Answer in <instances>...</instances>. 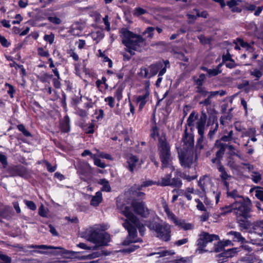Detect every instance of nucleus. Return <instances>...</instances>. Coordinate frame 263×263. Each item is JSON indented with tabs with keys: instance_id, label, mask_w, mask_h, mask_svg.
Returning <instances> with one entry per match:
<instances>
[{
	"instance_id": "35",
	"label": "nucleus",
	"mask_w": 263,
	"mask_h": 263,
	"mask_svg": "<svg viewBox=\"0 0 263 263\" xmlns=\"http://www.w3.org/2000/svg\"><path fill=\"white\" fill-rule=\"evenodd\" d=\"M17 176L27 178L29 176V174L26 168L17 166Z\"/></svg>"
},
{
	"instance_id": "7",
	"label": "nucleus",
	"mask_w": 263,
	"mask_h": 263,
	"mask_svg": "<svg viewBox=\"0 0 263 263\" xmlns=\"http://www.w3.org/2000/svg\"><path fill=\"white\" fill-rule=\"evenodd\" d=\"M227 142L217 139L214 144L213 150L215 151V157L213 158L211 161L213 163H220L227 149H232V145L226 143Z\"/></svg>"
},
{
	"instance_id": "10",
	"label": "nucleus",
	"mask_w": 263,
	"mask_h": 263,
	"mask_svg": "<svg viewBox=\"0 0 263 263\" xmlns=\"http://www.w3.org/2000/svg\"><path fill=\"white\" fill-rule=\"evenodd\" d=\"M131 207L134 212L143 218H147L149 215V210L145 202L134 199L131 202Z\"/></svg>"
},
{
	"instance_id": "8",
	"label": "nucleus",
	"mask_w": 263,
	"mask_h": 263,
	"mask_svg": "<svg viewBox=\"0 0 263 263\" xmlns=\"http://www.w3.org/2000/svg\"><path fill=\"white\" fill-rule=\"evenodd\" d=\"M170 67V62L168 60H162L157 61L148 67V71L149 70V79L156 76L158 73V76L162 77L166 71L167 67Z\"/></svg>"
},
{
	"instance_id": "34",
	"label": "nucleus",
	"mask_w": 263,
	"mask_h": 263,
	"mask_svg": "<svg viewBox=\"0 0 263 263\" xmlns=\"http://www.w3.org/2000/svg\"><path fill=\"white\" fill-rule=\"evenodd\" d=\"M193 79L195 83L197 85L196 87H202L205 79V75L204 73H201L198 78H196L195 77H194Z\"/></svg>"
},
{
	"instance_id": "1",
	"label": "nucleus",
	"mask_w": 263,
	"mask_h": 263,
	"mask_svg": "<svg viewBox=\"0 0 263 263\" xmlns=\"http://www.w3.org/2000/svg\"><path fill=\"white\" fill-rule=\"evenodd\" d=\"M150 137L154 141L158 138L157 148L162 168H167L172 162L171 146L167 140L165 134L160 136L159 129L155 123L151 129Z\"/></svg>"
},
{
	"instance_id": "20",
	"label": "nucleus",
	"mask_w": 263,
	"mask_h": 263,
	"mask_svg": "<svg viewBox=\"0 0 263 263\" xmlns=\"http://www.w3.org/2000/svg\"><path fill=\"white\" fill-rule=\"evenodd\" d=\"M138 161L139 159L136 155H132L127 158L126 163L127 164V166H126V167L131 173L133 174L134 173V169L136 167Z\"/></svg>"
},
{
	"instance_id": "45",
	"label": "nucleus",
	"mask_w": 263,
	"mask_h": 263,
	"mask_svg": "<svg viewBox=\"0 0 263 263\" xmlns=\"http://www.w3.org/2000/svg\"><path fill=\"white\" fill-rule=\"evenodd\" d=\"M236 40L238 43L241 47L246 48L247 49H249L252 48L251 45L247 42H245L242 39L238 37L237 38Z\"/></svg>"
},
{
	"instance_id": "28",
	"label": "nucleus",
	"mask_w": 263,
	"mask_h": 263,
	"mask_svg": "<svg viewBox=\"0 0 263 263\" xmlns=\"http://www.w3.org/2000/svg\"><path fill=\"white\" fill-rule=\"evenodd\" d=\"M99 183L102 185L101 187L102 191H105L106 192H109L111 191V187L108 180L106 179H101L99 181Z\"/></svg>"
},
{
	"instance_id": "26",
	"label": "nucleus",
	"mask_w": 263,
	"mask_h": 263,
	"mask_svg": "<svg viewBox=\"0 0 263 263\" xmlns=\"http://www.w3.org/2000/svg\"><path fill=\"white\" fill-rule=\"evenodd\" d=\"M233 205H234V202L229 205L221 207L220 208V213H219V216H224L231 212L234 213V206H233Z\"/></svg>"
},
{
	"instance_id": "6",
	"label": "nucleus",
	"mask_w": 263,
	"mask_h": 263,
	"mask_svg": "<svg viewBox=\"0 0 263 263\" xmlns=\"http://www.w3.org/2000/svg\"><path fill=\"white\" fill-rule=\"evenodd\" d=\"M218 240H219V237L218 235L210 234L206 232H201L197 240V251H199L201 254L208 252L209 251L205 249L207 244Z\"/></svg>"
},
{
	"instance_id": "29",
	"label": "nucleus",
	"mask_w": 263,
	"mask_h": 263,
	"mask_svg": "<svg viewBox=\"0 0 263 263\" xmlns=\"http://www.w3.org/2000/svg\"><path fill=\"white\" fill-rule=\"evenodd\" d=\"M229 234L233 236V240L234 241L243 242L245 241V238L242 236L239 232L231 231Z\"/></svg>"
},
{
	"instance_id": "44",
	"label": "nucleus",
	"mask_w": 263,
	"mask_h": 263,
	"mask_svg": "<svg viewBox=\"0 0 263 263\" xmlns=\"http://www.w3.org/2000/svg\"><path fill=\"white\" fill-rule=\"evenodd\" d=\"M94 161V164L98 167L102 168H104L106 167V164L104 162H102L101 160L97 157L96 155L95 156V158L92 159Z\"/></svg>"
},
{
	"instance_id": "17",
	"label": "nucleus",
	"mask_w": 263,
	"mask_h": 263,
	"mask_svg": "<svg viewBox=\"0 0 263 263\" xmlns=\"http://www.w3.org/2000/svg\"><path fill=\"white\" fill-rule=\"evenodd\" d=\"M118 208L122 209L123 214L132 223L139 222V219L135 216L130 211L129 206L123 204L120 205L119 203H117Z\"/></svg>"
},
{
	"instance_id": "57",
	"label": "nucleus",
	"mask_w": 263,
	"mask_h": 263,
	"mask_svg": "<svg viewBox=\"0 0 263 263\" xmlns=\"http://www.w3.org/2000/svg\"><path fill=\"white\" fill-rule=\"evenodd\" d=\"M44 40L48 42L50 44H51L54 42V35L52 33H51L50 34H45L44 36Z\"/></svg>"
},
{
	"instance_id": "64",
	"label": "nucleus",
	"mask_w": 263,
	"mask_h": 263,
	"mask_svg": "<svg viewBox=\"0 0 263 263\" xmlns=\"http://www.w3.org/2000/svg\"><path fill=\"white\" fill-rule=\"evenodd\" d=\"M255 196L261 201H263V189L257 190L255 191Z\"/></svg>"
},
{
	"instance_id": "38",
	"label": "nucleus",
	"mask_w": 263,
	"mask_h": 263,
	"mask_svg": "<svg viewBox=\"0 0 263 263\" xmlns=\"http://www.w3.org/2000/svg\"><path fill=\"white\" fill-rule=\"evenodd\" d=\"M198 115L195 116V113L194 111H192L187 120V124L189 126H193V122L195 121V120L197 119Z\"/></svg>"
},
{
	"instance_id": "39",
	"label": "nucleus",
	"mask_w": 263,
	"mask_h": 263,
	"mask_svg": "<svg viewBox=\"0 0 263 263\" xmlns=\"http://www.w3.org/2000/svg\"><path fill=\"white\" fill-rule=\"evenodd\" d=\"M226 94V91H224L222 90H219V91H213V92H211L210 96L209 97V98L204 102L206 103H209V100L210 98H213L214 97H215L218 95H219L220 96H223L225 95Z\"/></svg>"
},
{
	"instance_id": "13",
	"label": "nucleus",
	"mask_w": 263,
	"mask_h": 263,
	"mask_svg": "<svg viewBox=\"0 0 263 263\" xmlns=\"http://www.w3.org/2000/svg\"><path fill=\"white\" fill-rule=\"evenodd\" d=\"M194 151L181 149L179 153V159L181 165L184 168H189L193 162Z\"/></svg>"
},
{
	"instance_id": "22",
	"label": "nucleus",
	"mask_w": 263,
	"mask_h": 263,
	"mask_svg": "<svg viewBox=\"0 0 263 263\" xmlns=\"http://www.w3.org/2000/svg\"><path fill=\"white\" fill-rule=\"evenodd\" d=\"M180 171H177L175 172V177L173 178H171V186L173 187L180 188L182 185V182L181 180V177L178 175V173Z\"/></svg>"
},
{
	"instance_id": "47",
	"label": "nucleus",
	"mask_w": 263,
	"mask_h": 263,
	"mask_svg": "<svg viewBox=\"0 0 263 263\" xmlns=\"http://www.w3.org/2000/svg\"><path fill=\"white\" fill-rule=\"evenodd\" d=\"M140 246L138 245H133L130 246L129 247L124 249L122 250V252L124 253H130L134 252L137 249H139Z\"/></svg>"
},
{
	"instance_id": "31",
	"label": "nucleus",
	"mask_w": 263,
	"mask_h": 263,
	"mask_svg": "<svg viewBox=\"0 0 263 263\" xmlns=\"http://www.w3.org/2000/svg\"><path fill=\"white\" fill-rule=\"evenodd\" d=\"M224 249V247L223 245L222 241H219L216 243L214 244V247L209 252L218 253L223 251Z\"/></svg>"
},
{
	"instance_id": "24",
	"label": "nucleus",
	"mask_w": 263,
	"mask_h": 263,
	"mask_svg": "<svg viewBox=\"0 0 263 263\" xmlns=\"http://www.w3.org/2000/svg\"><path fill=\"white\" fill-rule=\"evenodd\" d=\"M217 165V169L219 172L221 173V174L220 175V178L221 179V181L223 180H228L229 178L231 177V175H229L227 172H226L225 168L224 166L222 165V163L220 162V163H216Z\"/></svg>"
},
{
	"instance_id": "58",
	"label": "nucleus",
	"mask_w": 263,
	"mask_h": 263,
	"mask_svg": "<svg viewBox=\"0 0 263 263\" xmlns=\"http://www.w3.org/2000/svg\"><path fill=\"white\" fill-rule=\"evenodd\" d=\"M122 92L123 89L119 87L115 92L114 97L117 98L118 101H120L122 99Z\"/></svg>"
},
{
	"instance_id": "61",
	"label": "nucleus",
	"mask_w": 263,
	"mask_h": 263,
	"mask_svg": "<svg viewBox=\"0 0 263 263\" xmlns=\"http://www.w3.org/2000/svg\"><path fill=\"white\" fill-rule=\"evenodd\" d=\"M221 72V70H218V69H209V71H208V75L210 78L216 76L218 74Z\"/></svg>"
},
{
	"instance_id": "12",
	"label": "nucleus",
	"mask_w": 263,
	"mask_h": 263,
	"mask_svg": "<svg viewBox=\"0 0 263 263\" xmlns=\"http://www.w3.org/2000/svg\"><path fill=\"white\" fill-rule=\"evenodd\" d=\"M197 89L196 92L198 93L195 97V99L199 102V105H202L204 106L208 107L210 106L212 104V99L210 98L209 100V103H206L204 101H206L209 97L210 96L211 93L213 91H209L205 89V88L204 87H196Z\"/></svg>"
},
{
	"instance_id": "14",
	"label": "nucleus",
	"mask_w": 263,
	"mask_h": 263,
	"mask_svg": "<svg viewBox=\"0 0 263 263\" xmlns=\"http://www.w3.org/2000/svg\"><path fill=\"white\" fill-rule=\"evenodd\" d=\"M182 141L184 145V147L182 149L187 150L189 152L194 151V136L193 133H189L187 132L186 125H185Z\"/></svg>"
},
{
	"instance_id": "52",
	"label": "nucleus",
	"mask_w": 263,
	"mask_h": 263,
	"mask_svg": "<svg viewBox=\"0 0 263 263\" xmlns=\"http://www.w3.org/2000/svg\"><path fill=\"white\" fill-rule=\"evenodd\" d=\"M233 126L236 131L241 132V134L246 130V128L242 126L239 122L237 121L234 122Z\"/></svg>"
},
{
	"instance_id": "21",
	"label": "nucleus",
	"mask_w": 263,
	"mask_h": 263,
	"mask_svg": "<svg viewBox=\"0 0 263 263\" xmlns=\"http://www.w3.org/2000/svg\"><path fill=\"white\" fill-rule=\"evenodd\" d=\"M79 126L86 134H92L95 132V124L93 123L88 124L85 122H81Z\"/></svg>"
},
{
	"instance_id": "40",
	"label": "nucleus",
	"mask_w": 263,
	"mask_h": 263,
	"mask_svg": "<svg viewBox=\"0 0 263 263\" xmlns=\"http://www.w3.org/2000/svg\"><path fill=\"white\" fill-rule=\"evenodd\" d=\"M147 13V11L146 10L141 7H136L134 9L133 14L135 16H139Z\"/></svg>"
},
{
	"instance_id": "42",
	"label": "nucleus",
	"mask_w": 263,
	"mask_h": 263,
	"mask_svg": "<svg viewBox=\"0 0 263 263\" xmlns=\"http://www.w3.org/2000/svg\"><path fill=\"white\" fill-rule=\"evenodd\" d=\"M253 174L251 177L252 181L255 183L259 182L261 180V174L258 172H253Z\"/></svg>"
},
{
	"instance_id": "25",
	"label": "nucleus",
	"mask_w": 263,
	"mask_h": 263,
	"mask_svg": "<svg viewBox=\"0 0 263 263\" xmlns=\"http://www.w3.org/2000/svg\"><path fill=\"white\" fill-rule=\"evenodd\" d=\"M172 174H168L161 178V181L157 182V185L161 186H171Z\"/></svg>"
},
{
	"instance_id": "62",
	"label": "nucleus",
	"mask_w": 263,
	"mask_h": 263,
	"mask_svg": "<svg viewBox=\"0 0 263 263\" xmlns=\"http://www.w3.org/2000/svg\"><path fill=\"white\" fill-rule=\"evenodd\" d=\"M77 246L81 249H85V250H94L97 249V247L96 246L88 247L85 243H83V242H80L77 245Z\"/></svg>"
},
{
	"instance_id": "41",
	"label": "nucleus",
	"mask_w": 263,
	"mask_h": 263,
	"mask_svg": "<svg viewBox=\"0 0 263 263\" xmlns=\"http://www.w3.org/2000/svg\"><path fill=\"white\" fill-rule=\"evenodd\" d=\"M198 39L200 43L203 45L210 44L212 40L211 38L206 37L203 34L198 36Z\"/></svg>"
},
{
	"instance_id": "43",
	"label": "nucleus",
	"mask_w": 263,
	"mask_h": 263,
	"mask_svg": "<svg viewBox=\"0 0 263 263\" xmlns=\"http://www.w3.org/2000/svg\"><path fill=\"white\" fill-rule=\"evenodd\" d=\"M152 185H157V182L153 181L151 180H146L142 182L141 185L138 187V189L140 191L142 187L152 186Z\"/></svg>"
},
{
	"instance_id": "19",
	"label": "nucleus",
	"mask_w": 263,
	"mask_h": 263,
	"mask_svg": "<svg viewBox=\"0 0 263 263\" xmlns=\"http://www.w3.org/2000/svg\"><path fill=\"white\" fill-rule=\"evenodd\" d=\"M60 129L62 133H68L70 131V120L68 115L64 116L63 119L60 122Z\"/></svg>"
},
{
	"instance_id": "23",
	"label": "nucleus",
	"mask_w": 263,
	"mask_h": 263,
	"mask_svg": "<svg viewBox=\"0 0 263 263\" xmlns=\"http://www.w3.org/2000/svg\"><path fill=\"white\" fill-rule=\"evenodd\" d=\"M102 194L100 191L97 192L90 200L91 205L97 206L102 201Z\"/></svg>"
},
{
	"instance_id": "56",
	"label": "nucleus",
	"mask_w": 263,
	"mask_h": 263,
	"mask_svg": "<svg viewBox=\"0 0 263 263\" xmlns=\"http://www.w3.org/2000/svg\"><path fill=\"white\" fill-rule=\"evenodd\" d=\"M211 120H212V125H214V127H213L214 129H216V130L217 131L218 129V127H219V125H218V121H217V119L216 118V117H215V116H213L212 119H210L208 122V125H210V123L211 122Z\"/></svg>"
},
{
	"instance_id": "9",
	"label": "nucleus",
	"mask_w": 263,
	"mask_h": 263,
	"mask_svg": "<svg viewBox=\"0 0 263 263\" xmlns=\"http://www.w3.org/2000/svg\"><path fill=\"white\" fill-rule=\"evenodd\" d=\"M153 229L156 232L157 237L160 240L165 242L171 240V230L170 225L155 222L153 224Z\"/></svg>"
},
{
	"instance_id": "11",
	"label": "nucleus",
	"mask_w": 263,
	"mask_h": 263,
	"mask_svg": "<svg viewBox=\"0 0 263 263\" xmlns=\"http://www.w3.org/2000/svg\"><path fill=\"white\" fill-rule=\"evenodd\" d=\"M238 2H240V1L230 0L227 2V6L230 9L232 13H240L243 9L247 11H253L255 10L256 8L255 5L249 4L248 3H246V5L245 6L238 7Z\"/></svg>"
},
{
	"instance_id": "18",
	"label": "nucleus",
	"mask_w": 263,
	"mask_h": 263,
	"mask_svg": "<svg viewBox=\"0 0 263 263\" xmlns=\"http://www.w3.org/2000/svg\"><path fill=\"white\" fill-rule=\"evenodd\" d=\"M222 135L220 138L221 140H223L224 142H235L236 140L237 139L233 136L234 133L232 130V125L229 126L228 128L223 129L222 130Z\"/></svg>"
},
{
	"instance_id": "33",
	"label": "nucleus",
	"mask_w": 263,
	"mask_h": 263,
	"mask_svg": "<svg viewBox=\"0 0 263 263\" xmlns=\"http://www.w3.org/2000/svg\"><path fill=\"white\" fill-rule=\"evenodd\" d=\"M138 76L142 79H149V73L148 69L144 66L141 67L140 68V71L138 72Z\"/></svg>"
},
{
	"instance_id": "54",
	"label": "nucleus",
	"mask_w": 263,
	"mask_h": 263,
	"mask_svg": "<svg viewBox=\"0 0 263 263\" xmlns=\"http://www.w3.org/2000/svg\"><path fill=\"white\" fill-rule=\"evenodd\" d=\"M130 238H129V237L127 236L126 238L122 242V244L123 246H128L129 245L130 243H135V242H138V241H142L141 239H138V240H135L134 239H130Z\"/></svg>"
},
{
	"instance_id": "53",
	"label": "nucleus",
	"mask_w": 263,
	"mask_h": 263,
	"mask_svg": "<svg viewBox=\"0 0 263 263\" xmlns=\"http://www.w3.org/2000/svg\"><path fill=\"white\" fill-rule=\"evenodd\" d=\"M155 30V28L153 27H148L146 28L144 32V34H147V37L152 39L154 35V31Z\"/></svg>"
},
{
	"instance_id": "59",
	"label": "nucleus",
	"mask_w": 263,
	"mask_h": 263,
	"mask_svg": "<svg viewBox=\"0 0 263 263\" xmlns=\"http://www.w3.org/2000/svg\"><path fill=\"white\" fill-rule=\"evenodd\" d=\"M17 68L20 69V74L22 78V80L23 82H25L24 79V77L26 76V69L24 68L23 65L17 64Z\"/></svg>"
},
{
	"instance_id": "60",
	"label": "nucleus",
	"mask_w": 263,
	"mask_h": 263,
	"mask_svg": "<svg viewBox=\"0 0 263 263\" xmlns=\"http://www.w3.org/2000/svg\"><path fill=\"white\" fill-rule=\"evenodd\" d=\"M39 215L42 217H47V210L45 209L44 206L42 204L39 209Z\"/></svg>"
},
{
	"instance_id": "3",
	"label": "nucleus",
	"mask_w": 263,
	"mask_h": 263,
	"mask_svg": "<svg viewBox=\"0 0 263 263\" xmlns=\"http://www.w3.org/2000/svg\"><path fill=\"white\" fill-rule=\"evenodd\" d=\"M28 249H54V250H59L58 251H52L51 253L54 255H63L65 257L67 258H78L80 259H94L92 256V253L89 254L87 255L81 256L80 254L82 253H84L83 251L82 252H75L72 251H68L64 249L62 247H54L51 246H47L44 245H28L27 247Z\"/></svg>"
},
{
	"instance_id": "63",
	"label": "nucleus",
	"mask_w": 263,
	"mask_h": 263,
	"mask_svg": "<svg viewBox=\"0 0 263 263\" xmlns=\"http://www.w3.org/2000/svg\"><path fill=\"white\" fill-rule=\"evenodd\" d=\"M24 201L26 206L30 210L34 211L36 209V206L33 201L30 200H25Z\"/></svg>"
},
{
	"instance_id": "46",
	"label": "nucleus",
	"mask_w": 263,
	"mask_h": 263,
	"mask_svg": "<svg viewBox=\"0 0 263 263\" xmlns=\"http://www.w3.org/2000/svg\"><path fill=\"white\" fill-rule=\"evenodd\" d=\"M177 223L178 224H176V225L181 227L182 228H183L185 230H191L193 228V225L190 223H186L184 222H182L180 221H178Z\"/></svg>"
},
{
	"instance_id": "5",
	"label": "nucleus",
	"mask_w": 263,
	"mask_h": 263,
	"mask_svg": "<svg viewBox=\"0 0 263 263\" xmlns=\"http://www.w3.org/2000/svg\"><path fill=\"white\" fill-rule=\"evenodd\" d=\"M88 241L95 243L97 247L106 246L110 241V235L98 229L91 230L87 236Z\"/></svg>"
},
{
	"instance_id": "36",
	"label": "nucleus",
	"mask_w": 263,
	"mask_h": 263,
	"mask_svg": "<svg viewBox=\"0 0 263 263\" xmlns=\"http://www.w3.org/2000/svg\"><path fill=\"white\" fill-rule=\"evenodd\" d=\"M256 130L255 128L251 127L248 128L247 130L246 129L245 130L243 131V133H242L241 135V138H243L245 137H251L252 136H256Z\"/></svg>"
},
{
	"instance_id": "4",
	"label": "nucleus",
	"mask_w": 263,
	"mask_h": 263,
	"mask_svg": "<svg viewBox=\"0 0 263 263\" xmlns=\"http://www.w3.org/2000/svg\"><path fill=\"white\" fill-rule=\"evenodd\" d=\"M233 206H234V214L237 217L240 216L245 219L251 217L250 213L252 204L249 197H246L242 198L241 199L235 200Z\"/></svg>"
},
{
	"instance_id": "32",
	"label": "nucleus",
	"mask_w": 263,
	"mask_h": 263,
	"mask_svg": "<svg viewBox=\"0 0 263 263\" xmlns=\"http://www.w3.org/2000/svg\"><path fill=\"white\" fill-rule=\"evenodd\" d=\"M227 195L228 197H231L236 200V199H241L242 198H245V197L239 195L238 192L237 190L235 189L232 191H228L227 192Z\"/></svg>"
},
{
	"instance_id": "49",
	"label": "nucleus",
	"mask_w": 263,
	"mask_h": 263,
	"mask_svg": "<svg viewBox=\"0 0 263 263\" xmlns=\"http://www.w3.org/2000/svg\"><path fill=\"white\" fill-rule=\"evenodd\" d=\"M61 99V105L65 109L67 110L66 95L64 91H62Z\"/></svg>"
},
{
	"instance_id": "30",
	"label": "nucleus",
	"mask_w": 263,
	"mask_h": 263,
	"mask_svg": "<svg viewBox=\"0 0 263 263\" xmlns=\"http://www.w3.org/2000/svg\"><path fill=\"white\" fill-rule=\"evenodd\" d=\"M207 120V115L206 113L202 111L200 116V118L197 122L196 126H205Z\"/></svg>"
},
{
	"instance_id": "27",
	"label": "nucleus",
	"mask_w": 263,
	"mask_h": 263,
	"mask_svg": "<svg viewBox=\"0 0 263 263\" xmlns=\"http://www.w3.org/2000/svg\"><path fill=\"white\" fill-rule=\"evenodd\" d=\"M238 225L239 229L242 231L243 230H247L250 228L251 226V223L250 221L247 220V219L244 218V219H238Z\"/></svg>"
},
{
	"instance_id": "48",
	"label": "nucleus",
	"mask_w": 263,
	"mask_h": 263,
	"mask_svg": "<svg viewBox=\"0 0 263 263\" xmlns=\"http://www.w3.org/2000/svg\"><path fill=\"white\" fill-rule=\"evenodd\" d=\"M128 235V237L132 239H134L137 236V227L135 226L133 228L128 230L127 231Z\"/></svg>"
},
{
	"instance_id": "50",
	"label": "nucleus",
	"mask_w": 263,
	"mask_h": 263,
	"mask_svg": "<svg viewBox=\"0 0 263 263\" xmlns=\"http://www.w3.org/2000/svg\"><path fill=\"white\" fill-rule=\"evenodd\" d=\"M47 20L51 23L54 25H60L62 23L61 20L57 16H50L47 17Z\"/></svg>"
},
{
	"instance_id": "37",
	"label": "nucleus",
	"mask_w": 263,
	"mask_h": 263,
	"mask_svg": "<svg viewBox=\"0 0 263 263\" xmlns=\"http://www.w3.org/2000/svg\"><path fill=\"white\" fill-rule=\"evenodd\" d=\"M178 175L181 178L186 180L188 182L191 181L192 180L197 179V175L190 176L186 175L185 173H182L181 172L178 173Z\"/></svg>"
},
{
	"instance_id": "2",
	"label": "nucleus",
	"mask_w": 263,
	"mask_h": 263,
	"mask_svg": "<svg viewBox=\"0 0 263 263\" xmlns=\"http://www.w3.org/2000/svg\"><path fill=\"white\" fill-rule=\"evenodd\" d=\"M120 33L123 36L122 43L126 47V51L131 55H134V51H142L145 45V40L141 35L137 34L125 28H122Z\"/></svg>"
},
{
	"instance_id": "55",
	"label": "nucleus",
	"mask_w": 263,
	"mask_h": 263,
	"mask_svg": "<svg viewBox=\"0 0 263 263\" xmlns=\"http://www.w3.org/2000/svg\"><path fill=\"white\" fill-rule=\"evenodd\" d=\"M0 263H11V258L0 251Z\"/></svg>"
},
{
	"instance_id": "15",
	"label": "nucleus",
	"mask_w": 263,
	"mask_h": 263,
	"mask_svg": "<svg viewBox=\"0 0 263 263\" xmlns=\"http://www.w3.org/2000/svg\"><path fill=\"white\" fill-rule=\"evenodd\" d=\"M148 86H146L144 93L143 95L138 96L136 98V103L138 104V110L141 111L149 99L150 92Z\"/></svg>"
},
{
	"instance_id": "16",
	"label": "nucleus",
	"mask_w": 263,
	"mask_h": 263,
	"mask_svg": "<svg viewBox=\"0 0 263 263\" xmlns=\"http://www.w3.org/2000/svg\"><path fill=\"white\" fill-rule=\"evenodd\" d=\"M17 129L21 133L20 136L24 137L22 140L28 144H32L34 138L33 135L26 127L22 124L17 125Z\"/></svg>"
},
{
	"instance_id": "51",
	"label": "nucleus",
	"mask_w": 263,
	"mask_h": 263,
	"mask_svg": "<svg viewBox=\"0 0 263 263\" xmlns=\"http://www.w3.org/2000/svg\"><path fill=\"white\" fill-rule=\"evenodd\" d=\"M37 53L39 55L42 57H48L49 56V53L48 50H45L42 47H39L37 48Z\"/></svg>"
}]
</instances>
